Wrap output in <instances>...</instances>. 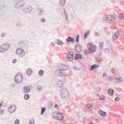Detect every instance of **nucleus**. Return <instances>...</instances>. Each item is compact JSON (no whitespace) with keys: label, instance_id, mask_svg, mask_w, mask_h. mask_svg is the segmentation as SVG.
Returning <instances> with one entry per match:
<instances>
[{"label":"nucleus","instance_id":"nucleus-1","mask_svg":"<svg viewBox=\"0 0 124 124\" xmlns=\"http://www.w3.org/2000/svg\"><path fill=\"white\" fill-rule=\"evenodd\" d=\"M61 69L56 70V72L58 76H65L67 75L65 71L68 69V66L64 64H62L60 66Z\"/></svg>","mask_w":124,"mask_h":124},{"label":"nucleus","instance_id":"nucleus-2","mask_svg":"<svg viewBox=\"0 0 124 124\" xmlns=\"http://www.w3.org/2000/svg\"><path fill=\"white\" fill-rule=\"evenodd\" d=\"M10 47L9 43H6L0 46V53H2L8 50Z\"/></svg>","mask_w":124,"mask_h":124},{"label":"nucleus","instance_id":"nucleus-3","mask_svg":"<svg viewBox=\"0 0 124 124\" xmlns=\"http://www.w3.org/2000/svg\"><path fill=\"white\" fill-rule=\"evenodd\" d=\"M21 73L19 72L16 74L15 78V82L17 84L21 83L23 79V76L21 75Z\"/></svg>","mask_w":124,"mask_h":124},{"label":"nucleus","instance_id":"nucleus-4","mask_svg":"<svg viewBox=\"0 0 124 124\" xmlns=\"http://www.w3.org/2000/svg\"><path fill=\"white\" fill-rule=\"evenodd\" d=\"M103 20L105 22L110 23L113 21L115 18L113 16L110 15H107L103 17Z\"/></svg>","mask_w":124,"mask_h":124},{"label":"nucleus","instance_id":"nucleus-5","mask_svg":"<svg viewBox=\"0 0 124 124\" xmlns=\"http://www.w3.org/2000/svg\"><path fill=\"white\" fill-rule=\"evenodd\" d=\"M88 49L90 52H95L97 48V46L93 43L89 42L88 43Z\"/></svg>","mask_w":124,"mask_h":124},{"label":"nucleus","instance_id":"nucleus-6","mask_svg":"<svg viewBox=\"0 0 124 124\" xmlns=\"http://www.w3.org/2000/svg\"><path fill=\"white\" fill-rule=\"evenodd\" d=\"M61 91L62 93L61 95L63 99L67 100L69 97L68 92L64 88L61 90Z\"/></svg>","mask_w":124,"mask_h":124},{"label":"nucleus","instance_id":"nucleus-7","mask_svg":"<svg viewBox=\"0 0 124 124\" xmlns=\"http://www.w3.org/2000/svg\"><path fill=\"white\" fill-rule=\"evenodd\" d=\"M24 5V2L23 1L20 0L17 1V3L14 5V7L17 9L21 8Z\"/></svg>","mask_w":124,"mask_h":124},{"label":"nucleus","instance_id":"nucleus-8","mask_svg":"<svg viewBox=\"0 0 124 124\" xmlns=\"http://www.w3.org/2000/svg\"><path fill=\"white\" fill-rule=\"evenodd\" d=\"M16 52L17 55L20 57H23L25 54V52L23 49H18L16 50Z\"/></svg>","mask_w":124,"mask_h":124},{"label":"nucleus","instance_id":"nucleus-9","mask_svg":"<svg viewBox=\"0 0 124 124\" xmlns=\"http://www.w3.org/2000/svg\"><path fill=\"white\" fill-rule=\"evenodd\" d=\"M16 109V106L13 105H12L8 108L9 112L11 114L13 113Z\"/></svg>","mask_w":124,"mask_h":124},{"label":"nucleus","instance_id":"nucleus-10","mask_svg":"<svg viewBox=\"0 0 124 124\" xmlns=\"http://www.w3.org/2000/svg\"><path fill=\"white\" fill-rule=\"evenodd\" d=\"M83 47L80 45L77 44L75 47V50L78 52L79 53L83 50Z\"/></svg>","mask_w":124,"mask_h":124},{"label":"nucleus","instance_id":"nucleus-11","mask_svg":"<svg viewBox=\"0 0 124 124\" xmlns=\"http://www.w3.org/2000/svg\"><path fill=\"white\" fill-rule=\"evenodd\" d=\"M32 8L31 7H30L24 8L23 10V11L25 13H30L32 10Z\"/></svg>","mask_w":124,"mask_h":124},{"label":"nucleus","instance_id":"nucleus-12","mask_svg":"<svg viewBox=\"0 0 124 124\" xmlns=\"http://www.w3.org/2000/svg\"><path fill=\"white\" fill-rule=\"evenodd\" d=\"M66 40L68 43L71 42L72 43H73L75 41L74 39L70 36L68 38H67Z\"/></svg>","mask_w":124,"mask_h":124},{"label":"nucleus","instance_id":"nucleus-13","mask_svg":"<svg viewBox=\"0 0 124 124\" xmlns=\"http://www.w3.org/2000/svg\"><path fill=\"white\" fill-rule=\"evenodd\" d=\"M114 79L116 80L117 81V82H115L116 83L117 82L121 83L123 82L124 81V79L121 77H118L115 78H114Z\"/></svg>","mask_w":124,"mask_h":124},{"label":"nucleus","instance_id":"nucleus-14","mask_svg":"<svg viewBox=\"0 0 124 124\" xmlns=\"http://www.w3.org/2000/svg\"><path fill=\"white\" fill-rule=\"evenodd\" d=\"M119 33L118 32H116V33L113 34V39L114 40H116L118 37Z\"/></svg>","mask_w":124,"mask_h":124},{"label":"nucleus","instance_id":"nucleus-15","mask_svg":"<svg viewBox=\"0 0 124 124\" xmlns=\"http://www.w3.org/2000/svg\"><path fill=\"white\" fill-rule=\"evenodd\" d=\"M32 71L31 69H28L26 71L27 74L29 76L31 75L32 73Z\"/></svg>","mask_w":124,"mask_h":124},{"label":"nucleus","instance_id":"nucleus-16","mask_svg":"<svg viewBox=\"0 0 124 124\" xmlns=\"http://www.w3.org/2000/svg\"><path fill=\"white\" fill-rule=\"evenodd\" d=\"M23 90L25 93H28L30 91V88L27 86H25L24 87Z\"/></svg>","mask_w":124,"mask_h":124},{"label":"nucleus","instance_id":"nucleus-17","mask_svg":"<svg viewBox=\"0 0 124 124\" xmlns=\"http://www.w3.org/2000/svg\"><path fill=\"white\" fill-rule=\"evenodd\" d=\"M66 0H61L59 5L61 6H64L65 4Z\"/></svg>","mask_w":124,"mask_h":124},{"label":"nucleus","instance_id":"nucleus-18","mask_svg":"<svg viewBox=\"0 0 124 124\" xmlns=\"http://www.w3.org/2000/svg\"><path fill=\"white\" fill-rule=\"evenodd\" d=\"M76 55L75 57V60H77L79 59H81L82 58V56L81 54H76Z\"/></svg>","mask_w":124,"mask_h":124},{"label":"nucleus","instance_id":"nucleus-19","mask_svg":"<svg viewBox=\"0 0 124 124\" xmlns=\"http://www.w3.org/2000/svg\"><path fill=\"white\" fill-rule=\"evenodd\" d=\"M54 114L55 115V116H53V117L55 118L56 119H58H58H59V112H58L57 113L56 112H54Z\"/></svg>","mask_w":124,"mask_h":124},{"label":"nucleus","instance_id":"nucleus-20","mask_svg":"<svg viewBox=\"0 0 124 124\" xmlns=\"http://www.w3.org/2000/svg\"><path fill=\"white\" fill-rule=\"evenodd\" d=\"M99 55V56L97 57L95 56V59L97 62L98 63H101V61L100 59V56L101 55L100 54H98Z\"/></svg>","mask_w":124,"mask_h":124},{"label":"nucleus","instance_id":"nucleus-21","mask_svg":"<svg viewBox=\"0 0 124 124\" xmlns=\"http://www.w3.org/2000/svg\"><path fill=\"white\" fill-rule=\"evenodd\" d=\"M59 117L58 120L61 121L64 118V116L63 115L62 113L59 112Z\"/></svg>","mask_w":124,"mask_h":124},{"label":"nucleus","instance_id":"nucleus-22","mask_svg":"<svg viewBox=\"0 0 124 124\" xmlns=\"http://www.w3.org/2000/svg\"><path fill=\"white\" fill-rule=\"evenodd\" d=\"M99 66V65H97V64H95L92 65L91 67L90 68L91 70H93L95 69V68L98 67Z\"/></svg>","mask_w":124,"mask_h":124},{"label":"nucleus","instance_id":"nucleus-23","mask_svg":"<svg viewBox=\"0 0 124 124\" xmlns=\"http://www.w3.org/2000/svg\"><path fill=\"white\" fill-rule=\"evenodd\" d=\"M99 113L101 116L103 117H105L106 115V112H103L101 110H100L99 111Z\"/></svg>","mask_w":124,"mask_h":124},{"label":"nucleus","instance_id":"nucleus-24","mask_svg":"<svg viewBox=\"0 0 124 124\" xmlns=\"http://www.w3.org/2000/svg\"><path fill=\"white\" fill-rule=\"evenodd\" d=\"M57 84L58 87H61L63 85V82L62 81H58Z\"/></svg>","mask_w":124,"mask_h":124},{"label":"nucleus","instance_id":"nucleus-25","mask_svg":"<svg viewBox=\"0 0 124 124\" xmlns=\"http://www.w3.org/2000/svg\"><path fill=\"white\" fill-rule=\"evenodd\" d=\"M114 91L113 90L111 89H109L108 91V93L109 94L110 96L113 95L114 94Z\"/></svg>","mask_w":124,"mask_h":124},{"label":"nucleus","instance_id":"nucleus-26","mask_svg":"<svg viewBox=\"0 0 124 124\" xmlns=\"http://www.w3.org/2000/svg\"><path fill=\"white\" fill-rule=\"evenodd\" d=\"M38 12V15L39 16H41L43 15L44 13V11L41 9H39Z\"/></svg>","mask_w":124,"mask_h":124},{"label":"nucleus","instance_id":"nucleus-27","mask_svg":"<svg viewBox=\"0 0 124 124\" xmlns=\"http://www.w3.org/2000/svg\"><path fill=\"white\" fill-rule=\"evenodd\" d=\"M90 31V30H88L87 31L85 32L84 35V39H85L87 37Z\"/></svg>","mask_w":124,"mask_h":124},{"label":"nucleus","instance_id":"nucleus-28","mask_svg":"<svg viewBox=\"0 0 124 124\" xmlns=\"http://www.w3.org/2000/svg\"><path fill=\"white\" fill-rule=\"evenodd\" d=\"M67 58L69 61H71L73 60V57L70 56V55H67Z\"/></svg>","mask_w":124,"mask_h":124},{"label":"nucleus","instance_id":"nucleus-29","mask_svg":"<svg viewBox=\"0 0 124 124\" xmlns=\"http://www.w3.org/2000/svg\"><path fill=\"white\" fill-rule=\"evenodd\" d=\"M46 111V108L45 107H42L41 108V112L40 114L41 115H43L44 112Z\"/></svg>","mask_w":124,"mask_h":124},{"label":"nucleus","instance_id":"nucleus-30","mask_svg":"<svg viewBox=\"0 0 124 124\" xmlns=\"http://www.w3.org/2000/svg\"><path fill=\"white\" fill-rule=\"evenodd\" d=\"M57 43L58 45H62L63 44V42L60 39H57Z\"/></svg>","mask_w":124,"mask_h":124},{"label":"nucleus","instance_id":"nucleus-31","mask_svg":"<svg viewBox=\"0 0 124 124\" xmlns=\"http://www.w3.org/2000/svg\"><path fill=\"white\" fill-rule=\"evenodd\" d=\"M22 25V23L20 22H18L16 24V26L18 27H21Z\"/></svg>","mask_w":124,"mask_h":124},{"label":"nucleus","instance_id":"nucleus-32","mask_svg":"<svg viewBox=\"0 0 124 124\" xmlns=\"http://www.w3.org/2000/svg\"><path fill=\"white\" fill-rule=\"evenodd\" d=\"M44 72L43 70H40L39 72V74L40 75L41 77H42L43 76Z\"/></svg>","mask_w":124,"mask_h":124},{"label":"nucleus","instance_id":"nucleus-33","mask_svg":"<svg viewBox=\"0 0 124 124\" xmlns=\"http://www.w3.org/2000/svg\"><path fill=\"white\" fill-rule=\"evenodd\" d=\"M86 107L89 109L91 108V109H92L93 108V106L90 104H87L86 106Z\"/></svg>","mask_w":124,"mask_h":124},{"label":"nucleus","instance_id":"nucleus-34","mask_svg":"<svg viewBox=\"0 0 124 124\" xmlns=\"http://www.w3.org/2000/svg\"><path fill=\"white\" fill-rule=\"evenodd\" d=\"M29 95L28 94H25L24 96V99L26 100H28L30 98Z\"/></svg>","mask_w":124,"mask_h":124},{"label":"nucleus","instance_id":"nucleus-35","mask_svg":"<svg viewBox=\"0 0 124 124\" xmlns=\"http://www.w3.org/2000/svg\"><path fill=\"white\" fill-rule=\"evenodd\" d=\"M79 35H77L76 38V42L77 43H78L79 42Z\"/></svg>","mask_w":124,"mask_h":124},{"label":"nucleus","instance_id":"nucleus-36","mask_svg":"<svg viewBox=\"0 0 124 124\" xmlns=\"http://www.w3.org/2000/svg\"><path fill=\"white\" fill-rule=\"evenodd\" d=\"M64 14H65V17H66V20L68 22L69 21V20L68 19V16H67V15L66 13V12H65V9L64 8Z\"/></svg>","mask_w":124,"mask_h":124},{"label":"nucleus","instance_id":"nucleus-37","mask_svg":"<svg viewBox=\"0 0 124 124\" xmlns=\"http://www.w3.org/2000/svg\"><path fill=\"white\" fill-rule=\"evenodd\" d=\"M119 18L120 19H123L124 18V14H121L119 16Z\"/></svg>","mask_w":124,"mask_h":124},{"label":"nucleus","instance_id":"nucleus-38","mask_svg":"<svg viewBox=\"0 0 124 124\" xmlns=\"http://www.w3.org/2000/svg\"><path fill=\"white\" fill-rule=\"evenodd\" d=\"M85 54H90L91 52H90V51L89 50H86L85 51Z\"/></svg>","mask_w":124,"mask_h":124},{"label":"nucleus","instance_id":"nucleus-39","mask_svg":"<svg viewBox=\"0 0 124 124\" xmlns=\"http://www.w3.org/2000/svg\"><path fill=\"white\" fill-rule=\"evenodd\" d=\"M103 43L102 42H101L100 44V48L101 49H103Z\"/></svg>","mask_w":124,"mask_h":124},{"label":"nucleus","instance_id":"nucleus-40","mask_svg":"<svg viewBox=\"0 0 124 124\" xmlns=\"http://www.w3.org/2000/svg\"><path fill=\"white\" fill-rule=\"evenodd\" d=\"M105 97L103 95H101L99 97V99L100 100H103L105 99Z\"/></svg>","mask_w":124,"mask_h":124},{"label":"nucleus","instance_id":"nucleus-41","mask_svg":"<svg viewBox=\"0 0 124 124\" xmlns=\"http://www.w3.org/2000/svg\"><path fill=\"white\" fill-rule=\"evenodd\" d=\"M6 35V33L5 32H3L2 33L1 35V37L2 38H3L5 37Z\"/></svg>","mask_w":124,"mask_h":124},{"label":"nucleus","instance_id":"nucleus-42","mask_svg":"<svg viewBox=\"0 0 124 124\" xmlns=\"http://www.w3.org/2000/svg\"><path fill=\"white\" fill-rule=\"evenodd\" d=\"M15 123V124H19V120L18 119H16Z\"/></svg>","mask_w":124,"mask_h":124},{"label":"nucleus","instance_id":"nucleus-43","mask_svg":"<svg viewBox=\"0 0 124 124\" xmlns=\"http://www.w3.org/2000/svg\"><path fill=\"white\" fill-rule=\"evenodd\" d=\"M94 35L96 36H97L98 37H99L100 35L99 33L98 32H95L94 33Z\"/></svg>","mask_w":124,"mask_h":124},{"label":"nucleus","instance_id":"nucleus-44","mask_svg":"<svg viewBox=\"0 0 124 124\" xmlns=\"http://www.w3.org/2000/svg\"><path fill=\"white\" fill-rule=\"evenodd\" d=\"M110 50L109 49V48H107L105 49L104 50V52L107 53H108L109 51Z\"/></svg>","mask_w":124,"mask_h":124},{"label":"nucleus","instance_id":"nucleus-45","mask_svg":"<svg viewBox=\"0 0 124 124\" xmlns=\"http://www.w3.org/2000/svg\"><path fill=\"white\" fill-rule=\"evenodd\" d=\"M34 120L31 119L30 121V124H34Z\"/></svg>","mask_w":124,"mask_h":124},{"label":"nucleus","instance_id":"nucleus-46","mask_svg":"<svg viewBox=\"0 0 124 124\" xmlns=\"http://www.w3.org/2000/svg\"><path fill=\"white\" fill-rule=\"evenodd\" d=\"M69 53V54L67 55H70V56H73V53L72 52H70Z\"/></svg>","mask_w":124,"mask_h":124},{"label":"nucleus","instance_id":"nucleus-47","mask_svg":"<svg viewBox=\"0 0 124 124\" xmlns=\"http://www.w3.org/2000/svg\"><path fill=\"white\" fill-rule=\"evenodd\" d=\"M115 100L116 101L118 102L119 101V100H120V99L119 97H116L115 98Z\"/></svg>","mask_w":124,"mask_h":124},{"label":"nucleus","instance_id":"nucleus-48","mask_svg":"<svg viewBox=\"0 0 124 124\" xmlns=\"http://www.w3.org/2000/svg\"><path fill=\"white\" fill-rule=\"evenodd\" d=\"M24 41H21L19 42V44L20 45H23V44Z\"/></svg>","mask_w":124,"mask_h":124},{"label":"nucleus","instance_id":"nucleus-49","mask_svg":"<svg viewBox=\"0 0 124 124\" xmlns=\"http://www.w3.org/2000/svg\"><path fill=\"white\" fill-rule=\"evenodd\" d=\"M108 78L110 81H112L113 79V78L111 76L109 77H108Z\"/></svg>","mask_w":124,"mask_h":124},{"label":"nucleus","instance_id":"nucleus-50","mask_svg":"<svg viewBox=\"0 0 124 124\" xmlns=\"http://www.w3.org/2000/svg\"><path fill=\"white\" fill-rule=\"evenodd\" d=\"M37 90L38 91H41V89L42 87L40 86H38V87H37Z\"/></svg>","mask_w":124,"mask_h":124},{"label":"nucleus","instance_id":"nucleus-51","mask_svg":"<svg viewBox=\"0 0 124 124\" xmlns=\"http://www.w3.org/2000/svg\"><path fill=\"white\" fill-rule=\"evenodd\" d=\"M40 20L43 23H44L46 21L45 20V19L43 18H41Z\"/></svg>","mask_w":124,"mask_h":124},{"label":"nucleus","instance_id":"nucleus-52","mask_svg":"<svg viewBox=\"0 0 124 124\" xmlns=\"http://www.w3.org/2000/svg\"><path fill=\"white\" fill-rule=\"evenodd\" d=\"M112 72L114 74H115V73H114V71L115 70V68H113L112 69Z\"/></svg>","mask_w":124,"mask_h":124},{"label":"nucleus","instance_id":"nucleus-53","mask_svg":"<svg viewBox=\"0 0 124 124\" xmlns=\"http://www.w3.org/2000/svg\"><path fill=\"white\" fill-rule=\"evenodd\" d=\"M106 43L109 44H111L110 42L108 40H107L106 41Z\"/></svg>","mask_w":124,"mask_h":124},{"label":"nucleus","instance_id":"nucleus-54","mask_svg":"<svg viewBox=\"0 0 124 124\" xmlns=\"http://www.w3.org/2000/svg\"><path fill=\"white\" fill-rule=\"evenodd\" d=\"M0 113L2 115H3V112H4V111L3 110H1L0 111Z\"/></svg>","mask_w":124,"mask_h":124},{"label":"nucleus","instance_id":"nucleus-55","mask_svg":"<svg viewBox=\"0 0 124 124\" xmlns=\"http://www.w3.org/2000/svg\"><path fill=\"white\" fill-rule=\"evenodd\" d=\"M16 59L12 61V63H16Z\"/></svg>","mask_w":124,"mask_h":124},{"label":"nucleus","instance_id":"nucleus-56","mask_svg":"<svg viewBox=\"0 0 124 124\" xmlns=\"http://www.w3.org/2000/svg\"><path fill=\"white\" fill-rule=\"evenodd\" d=\"M51 46H55V45L53 42H52L51 44Z\"/></svg>","mask_w":124,"mask_h":124},{"label":"nucleus","instance_id":"nucleus-57","mask_svg":"<svg viewBox=\"0 0 124 124\" xmlns=\"http://www.w3.org/2000/svg\"><path fill=\"white\" fill-rule=\"evenodd\" d=\"M58 105L57 104H55L54 106V107H55V108H59V107H58Z\"/></svg>","mask_w":124,"mask_h":124},{"label":"nucleus","instance_id":"nucleus-58","mask_svg":"<svg viewBox=\"0 0 124 124\" xmlns=\"http://www.w3.org/2000/svg\"><path fill=\"white\" fill-rule=\"evenodd\" d=\"M107 76V74L106 73H104L103 75V77H105Z\"/></svg>","mask_w":124,"mask_h":124},{"label":"nucleus","instance_id":"nucleus-59","mask_svg":"<svg viewBox=\"0 0 124 124\" xmlns=\"http://www.w3.org/2000/svg\"><path fill=\"white\" fill-rule=\"evenodd\" d=\"M73 69L74 70H77V68L76 67V66H74L73 67Z\"/></svg>","mask_w":124,"mask_h":124},{"label":"nucleus","instance_id":"nucleus-60","mask_svg":"<svg viewBox=\"0 0 124 124\" xmlns=\"http://www.w3.org/2000/svg\"><path fill=\"white\" fill-rule=\"evenodd\" d=\"M89 124H94V123H93L92 122H91L89 123Z\"/></svg>","mask_w":124,"mask_h":124},{"label":"nucleus","instance_id":"nucleus-61","mask_svg":"<svg viewBox=\"0 0 124 124\" xmlns=\"http://www.w3.org/2000/svg\"><path fill=\"white\" fill-rule=\"evenodd\" d=\"M98 54H96V56H95L98 57L99 56V55H98Z\"/></svg>","mask_w":124,"mask_h":124},{"label":"nucleus","instance_id":"nucleus-62","mask_svg":"<svg viewBox=\"0 0 124 124\" xmlns=\"http://www.w3.org/2000/svg\"><path fill=\"white\" fill-rule=\"evenodd\" d=\"M2 102L0 104V107H1V106L2 105Z\"/></svg>","mask_w":124,"mask_h":124}]
</instances>
